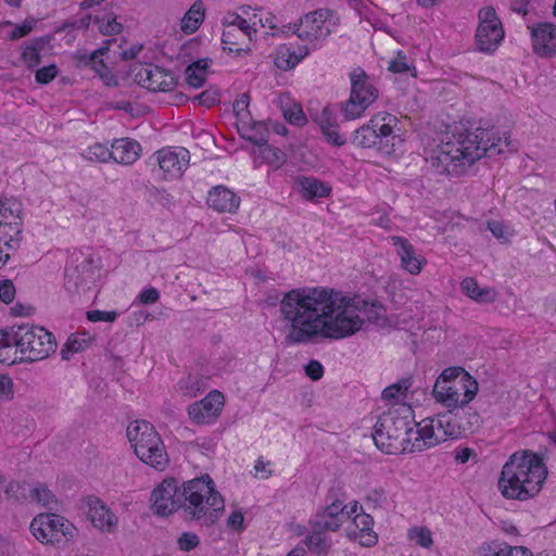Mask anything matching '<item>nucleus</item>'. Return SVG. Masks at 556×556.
Instances as JSON below:
<instances>
[{"instance_id": "nucleus-1", "label": "nucleus", "mask_w": 556, "mask_h": 556, "mask_svg": "<svg viewBox=\"0 0 556 556\" xmlns=\"http://www.w3.org/2000/svg\"><path fill=\"white\" fill-rule=\"evenodd\" d=\"M279 311L290 343H307L318 337L340 340L358 332L365 321L379 326L386 321L380 303L326 287L288 291L280 300Z\"/></svg>"}, {"instance_id": "nucleus-2", "label": "nucleus", "mask_w": 556, "mask_h": 556, "mask_svg": "<svg viewBox=\"0 0 556 556\" xmlns=\"http://www.w3.org/2000/svg\"><path fill=\"white\" fill-rule=\"evenodd\" d=\"M151 502L157 516L166 517L181 509L186 520L204 527L216 523L225 510V500L207 473L184 482L181 489L176 479H164L152 491Z\"/></svg>"}, {"instance_id": "nucleus-3", "label": "nucleus", "mask_w": 556, "mask_h": 556, "mask_svg": "<svg viewBox=\"0 0 556 556\" xmlns=\"http://www.w3.org/2000/svg\"><path fill=\"white\" fill-rule=\"evenodd\" d=\"M507 132L497 136L493 130L477 127L453 134L442 141L431 157L432 165L439 174L457 177L465 173L477 160L493 156L504 152L509 147Z\"/></svg>"}, {"instance_id": "nucleus-4", "label": "nucleus", "mask_w": 556, "mask_h": 556, "mask_svg": "<svg viewBox=\"0 0 556 556\" xmlns=\"http://www.w3.org/2000/svg\"><path fill=\"white\" fill-rule=\"evenodd\" d=\"M547 477L543 459L530 451L516 452L504 464L497 486L507 500L528 501L542 490Z\"/></svg>"}, {"instance_id": "nucleus-5", "label": "nucleus", "mask_w": 556, "mask_h": 556, "mask_svg": "<svg viewBox=\"0 0 556 556\" xmlns=\"http://www.w3.org/2000/svg\"><path fill=\"white\" fill-rule=\"evenodd\" d=\"M372 439L376 446L386 454L422 451V447H417L418 440H421L419 422L414 420V412L406 404L390 408L378 418Z\"/></svg>"}, {"instance_id": "nucleus-6", "label": "nucleus", "mask_w": 556, "mask_h": 556, "mask_svg": "<svg viewBox=\"0 0 556 556\" xmlns=\"http://www.w3.org/2000/svg\"><path fill=\"white\" fill-rule=\"evenodd\" d=\"M11 340L20 351V361L34 363L48 358L56 351V340L52 332L31 324L13 325Z\"/></svg>"}, {"instance_id": "nucleus-7", "label": "nucleus", "mask_w": 556, "mask_h": 556, "mask_svg": "<svg viewBox=\"0 0 556 556\" xmlns=\"http://www.w3.org/2000/svg\"><path fill=\"white\" fill-rule=\"evenodd\" d=\"M127 438L141 462L164 470L168 464V456L160 434L154 426L146 420H135L127 427Z\"/></svg>"}, {"instance_id": "nucleus-8", "label": "nucleus", "mask_w": 556, "mask_h": 556, "mask_svg": "<svg viewBox=\"0 0 556 556\" xmlns=\"http://www.w3.org/2000/svg\"><path fill=\"white\" fill-rule=\"evenodd\" d=\"M396 123L394 115L386 112L378 113L354 131L353 143L390 155L395 151L396 136L393 134V128Z\"/></svg>"}, {"instance_id": "nucleus-9", "label": "nucleus", "mask_w": 556, "mask_h": 556, "mask_svg": "<svg viewBox=\"0 0 556 556\" xmlns=\"http://www.w3.org/2000/svg\"><path fill=\"white\" fill-rule=\"evenodd\" d=\"M349 77L350 97L341 103V112L345 121H353L362 117L365 111L376 102L379 90L374 79L359 66L353 68Z\"/></svg>"}, {"instance_id": "nucleus-10", "label": "nucleus", "mask_w": 556, "mask_h": 556, "mask_svg": "<svg viewBox=\"0 0 556 556\" xmlns=\"http://www.w3.org/2000/svg\"><path fill=\"white\" fill-rule=\"evenodd\" d=\"M457 421L454 409L451 408L446 413L425 418L419 422L421 440H418L417 447H422L424 451L448 439L454 440L463 437Z\"/></svg>"}, {"instance_id": "nucleus-11", "label": "nucleus", "mask_w": 556, "mask_h": 556, "mask_svg": "<svg viewBox=\"0 0 556 556\" xmlns=\"http://www.w3.org/2000/svg\"><path fill=\"white\" fill-rule=\"evenodd\" d=\"M478 389V382L471 375H463V378L454 379L446 386L435 381L432 394L437 402L455 409L467 406L476 397Z\"/></svg>"}, {"instance_id": "nucleus-12", "label": "nucleus", "mask_w": 556, "mask_h": 556, "mask_svg": "<svg viewBox=\"0 0 556 556\" xmlns=\"http://www.w3.org/2000/svg\"><path fill=\"white\" fill-rule=\"evenodd\" d=\"M33 535L41 543H59L62 539L66 541L76 534L75 526L55 514H39L30 522Z\"/></svg>"}, {"instance_id": "nucleus-13", "label": "nucleus", "mask_w": 556, "mask_h": 556, "mask_svg": "<svg viewBox=\"0 0 556 556\" xmlns=\"http://www.w3.org/2000/svg\"><path fill=\"white\" fill-rule=\"evenodd\" d=\"M332 11L329 9H317L306 13L300 18L298 24L282 26L281 33L294 34L303 41H317L327 38L331 30L326 22L331 17Z\"/></svg>"}, {"instance_id": "nucleus-14", "label": "nucleus", "mask_w": 556, "mask_h": 556, "mask_svg": "<svg viewBox=\"0 0 556 556\" xmlns=\"http://www.w3.org/2000/svg\"><path fill=\"white\" fill-rule=\"evenodd\" d=\"M479 25L476 31L477 50L493 53L504 39V29L495 10L492 7L479 11Z\"/></svg>"}, {"instance_id": "nucleus-15", "label": "nucleus", "mask_w": 556, "mask_h": 556, "mask_svg": "<svg viewBox=\"0 0 556 556\" xmlns=\"http://www.w3.org/2000/svg\"><path fill=\"white\" fill-rule=\"evenodd\" d=\"M131 72L139 86L153 92H167L176 85V78L170 71L152 63L135 64Z\"/></svg>"}, {"instance_id": "nucleus-16", "label": "nucleus", "mask_w": 556, "mask_h": 556, "mask_svg": "<svg viewBox=\"0 0 556 556\" xmlns=\"http://www.w3.org/2000/svg\"><path fill=\"white\" fill-rule=\"evenodd\" d=\"M164 180L180 178L189 166L190 153L182 147H168L156 151L153 156Z\"/></svg>"}, {"instance_id": "nucleus-17", "label": "nucleus", "mask_w": 556, "mask_h": 556, "mask_svg": "<svg viewBox=\"0 0 556 556\" xmlns=\"http://www.w3.org/2000/svg\"><path fill=\"white\" fill-rule=\"evenodd\" d=\"M327 498L330 503L318 510L311 522L315 523L317 529L334 532L349 519L348 505L344 504L345 498H331L330 494Z\"/></svg>"}, {"instance_id": "nucleus-18", "label": "nucleus", "mask_w": 556, "mask_h": 556, "mask_svg": "<svg viewBox=\"0 0 556 556\" xmlns=\"http://www.w3.org/2000/svg\"><path fill=\"white\" fill-rule=\"evenodd\" d=\"M224 402L225 399L222 392L211 391L201 401L189 405L188 415L198 425H210L219 416Z\"/></svg>"}, {"instance_id": "nucleus-19", "label": "nucleus", "mask_w": 556, "mask_h": 556, "mask_svg": "<svg viewBox=\"0 0 556 556\" xmlns=\"http://www.w3.org/2000/svg\"><path fill=\"white\" fill-rule=\"evenodd\" d=\"M372 527L374 518L369 514L359 513L354 516L352 523L345 528V535L349 540L356 541L362 546L371 547L378 542V534Z\"/></svg>"}, {"instance_id": "nucleus-20", "label": "nucleus", "mask_w": 556, "mask_h": 556, "mask_svg": "<svg viewBox=\"0 0 556 556\" xmlns=\"http://www.w3.org/2000/svg\"><path fill=\"white\" fill-rule=\"evenodd\" d=\"M87 517L92 526L101 532L112 533L118 522L116 515L98 497L87 498Z\"/></svg>"}, {"instance_id": "nucleus-21", "label": "nucleus", "mask_w": 556, "mask_h": 556, "mask_svg": "<svg viewBox=\"0 0 556 556\" xmlns=\"http://www.w3.org/2000/svg\"><path fill=\"white\" fill-rule=\"evenodd\" d=\"M391 242L400 257L401 267L410 275L420 274L427 264L426 257L418 254L413 244L404 237L392 236Z\"/></svg>"}, {"instance_id": "nucleus-22", "label": "nucleus", "mask_w": 556, "mask_h": 556, "mask_svg": "<svg viewBox=\"0 0 556 556\" xmlns=\"http://www.w3.org/2000/svg\"><path fill=\"white\" fill-rule=\"evenodd\" d=\"M533 49L540 56L556 54V26L552 23H539L531 28Z\"/></svg>"}, {"instance_id": "nucleus-23", "label": "nucleus", "mask_w": 556, "mask_h": 556, "mask_svg": "<svg viewBox=\"0 0 556 556\" xmlns=\"http://www.w3.org/2000/svg\"><path fill=\"white\" fill-rule=\"evenodd\" d=\"M293 190L306 201L327 198L331 193V186L314 176L298 175L293 178Z\"/></svg>"}, {"instance_id": "nucleus-24", "label": "nucleus", "mask_w": 556, "mask_h": 556, "mask_svg": "<svg viewBox=\"0 0 556 556\" xmlns=\"http://www.w3.org/2000/svg\"><path fill=\"white\" fill-rule=\"evenodd\" d=\"M312 118L320 127L328 143L341 147L346 142L345 137L338 131V117L332 106L326 105L320 113Z\"/></svg>"}, {"instance_id": "nucleus-25", "label": "nucleus", "mask_w": 556, "mask_h": 556, "mask_svg": "<svg viewBox=\"0 0 556 556\" xmlns=\"http://www.w3.org/2000/svg\"><path fill=\"white\" fill-rule=\"evenodd\" d=\"M92 258L84 257L78 264L72 263L65 267V289L71 293L78 292L81 286L92 279Z\"/></svg>"}, {"instance_id": "nucleus-26", "label": "nucleus", "mask_w": 556, "mask_h": 556, "mask_svg": "<svg viewBox=\"0 0 556 556\" xmlns=\"http://www.w3.org/2000/svg\"><path fill=\"white\" fill-rule=\"evenodd\" d=\"M206 203L208 207L219 213H235L240 205V198L225 186L211 188Z\"/></svg>"}, {"instance_id": "nucleus-27", "label": "nucleus", "mask_w": 556, "mask_h": 556, "mask_svg": "<svg viewBox=\"0 0 556 556\" xmlns=\"http://www.w3.org/2000/svg\"><path fill=\"white\" fill-rule=\"evenodd\" d=\"M255 36L238 30L233 27H224L222 34V45L225 51L236 55L248 54L251 52L250 43Z\"/></svg>"}, {"instance_id": "nucleus-28", "label": "nucleus", "mask_w": 556, "mask_h": 556, "mask_svg": "<svg viewBox=\"0 0 556 556\" xmlns=\"http://www.w3.org/2000/svg\"><path fill=\"white\" fill-rule=\"evenodd\" d=\"M141 146L129 138L115 139L111 144L112 160L122 165L134 164L140 155Z\"/></svg>"}, {"instance_id": "nucleus-29", "label": "nucleus", "mask_w": 556, "mask_h": 556, "mask_svg": "<svg viewBox=\"0 0 556 556\" xmlns=\"http://www.w3.org/2000/svg\"><path fill=\"white\" fill-rule=\"evenodd\" d=\"M237 128L239 135L253 144L260 147L268 142L269 130L263 122L240 118V122H237Z\"/></svg>"}, {"instance_id": "nucleus-30", "label": "nucleus", "mask_w": 556, "mask_h": 556, "mask_svg": "<svg viewBox=\"0 0 556 556\" xmlns=\"http://www.w3.org/2000/svg\"><path fill=\"white\" fill-rule=\"evenodd\" d=\"M460 289L468 298L480 304L493 303L496 300L497 292L494 288H481L478 281L472 277H467L460 282Z\"/></svg>"}, {"instance_id": "nucleus-31", "label": "nucleus", "mask_w": 556, "mask_h": 556, "mask_svg": "<svg viewBox=\"0 0 556 556\" xmlns=\"http://www.w3.org/2000/svg\"><path fill=\"white\" fill-rule=\"evenodd\" d=\"M112 40H106L109 45ZM109 51V46L101 47L90 53L76 52L75 60L79 66H88L98 73L101 77H104L109 73V68L104 63L102 56Z\"/></svg>"}, {"instance_id": "nucleus-32", "label": "nucleus", "mask_w": 556, "mask_h": 556, "mask_svg": "<svg viewBox=\"0 0 556 556\" xmlns=\"http://www.w3.org/2000/svg\"><path fill=\"white\" fill-rule=\"evenodd\" d=\"M23 222V205L15 198H0V235L5 236L3 229L9 223Z\"/></svg>"}, {"instance_id": "nucleus-33", "label": "nucleus", "mask_w": 556, "mask_h": 556, "mask_svg": "<svg viewBox=\"0 0 556 556\" xmlns=\"http://www.w3.org/2000/svg\"><path fill=\"white\" fill-rule=\"evenodd\" d=\"M454 414L458 420L457 425H459L463 437L475 433L481 426L482 419L479 413L471 407L455 408Z\"/></svg>"}, {"instance_id": "nucleus-34", "label": "nucleus", "mask_w": 556, "mask_h": 556, "mask_svg": "<svg viewBox=\"0 0 556 556\" xmlns=\"http://www.w3.org/2000/svg\"><path fill=\"white\" fill-rule=\"evenodd\" d=\"M204 13L203 3L200 0L195 1L181 18V30L187 35L197 31L204 20Z\"/></svg>"}, {"instance_id": "nucleus-35", "label": "nucleus", "mask_w": 556, "mask_h": 556, "mask_svg": "<svg viewBox=\"0 0 556 556\" xmlns=\"http://www.w3.org/2000/svg\"><path fill=\"white\" fill-rule=\"evenodd\" d=\"M412 384L413 378L404 377L400 379L397 382L384 388V390L381 393V399L392 404H397L406 399V393L408 389L412 387Z\"/></svg>"}, {"instance_id": "nucleus-36", "label": "nucleus", "mask_w": 556, "mask_h": 556, "mask_svg": "<svg viewBox=\"0 0 556 556\" xmlns=\"http://www.w3.org/2000/svg\"><path fill=\"white\" fill-rule=\"evenodd\" d=\"M311 533L305 538V544L307 548L314 554H325L328 552L330 547V543L327 539L326 533L328 532L325 529H317L316 525L311 522Z\"/></svg>"}, {"instance_id": "nucleus-37", "label": "nucleus", "mask_w": 556, "mask_h": 556, "mask_svg": "<svg viewBox=\"0 0 556 556\" xmlns=\"http://www.w3.org/2000/svg\"><path fill=\"white\" fill-rule=\"evenodd\" d=\"M11 327L0 331V363L13 365L20 358V351L15 348L14 341L10 338Z\"/></svg>"}, {"instance_id": "nucleus-38", "label": "nucleus", "mask_w": 556, "mask_h": 556, "mask_svg": "<svg viewBox=\"0 0 556 556\" xmlns=\"http://www.w3.org/2000/svg\"><path fill=\"white\" fill-rule=\"evenodd\" d=\"M45 45L46 40L43 38H37L25 43L21 59L28 68H34L41 62L40 52Z\"/></svg>"}, {"instance_id": "nucleus-39", "label": "nucleus", "mask_w": 556, "mask_h": 556, "mask_svg": "<svg viewBox=\"0 0 556 556\" xmlns=\"http://www.w3.org/2000/svg\"><path fill=\"white\" fill-rule=\"evenodd\" d=\"M90 340L87 333H74L70 336L60 352L62 359L68 361L74 354L84 351Z\"/></svg>"}, {"instance_id": "nucleus-40", "label": "nucleus", "mask_w": 556, "mask_h": 556, "mask_svg": "<svg viewBox=\"0 0 556 556\" xmlns=\"http://www.w3.org/2000/svg\"><path fill=\"white\" fill-rule=\"evenodd\" d=\"M3 231L5 236L0 235V242H2L8 250L14 251L18 249L23 240V222H11L5 225Z\"/></svg>"}, {"instance_id": "nucleus-41", "label": "nucleus", "mask_w": 556, "mask_h": 556, "mask_svg": "<svg viewBox=\"0 0 556 556\" xmlns=\"http://www.w3.org/2000/svg\"><path fill=\"white\" fill-rule=\"evenodd\" d=\"M300 63L298 53L288 46L281 45L276 50L275 65L282 71H289Z\"/></svg>"}, {"instance_id": "nucleus-42", "label": "nucleus", "mask_w": 556, "mask_h": 556, "mask_svg": "<svg viewBox=\"0 0 556 556\" xmlns=\"http://www.w3.org/2000/svg\"><path fill=\"white\" fill-rule=\"evenodd\" d=\"M94 23L98 24L99 31L104 36H113L122 33L123 24L116 21V14L113 12L103 15H97Z\"/></svg>"}, {"instance_id": "nucleus-43", "label": "nucleus", "mask_w": 556, "mask_h": 556, "mask_svg": "<svg viewBox=\"0 0 556 556\" xmlns=\"http://www.w3.org/2000/svg\"><path fill=\"white\" fill-rule=\"evenodd\" d=\"M223 27H233L256 37V22L250 23L238 13H227L222 20Z\"/></svg>"}, {"instance_id": "nucleus-44", "label": "nucleus", "mask_w": 556, "mask_h": 556, "mask_svg": "<svg viewBox=\"0 0 556 556\" xmlns=\"http://www.w3.org/2000/svg\"><path fill=\"white\" fill-rule=\"evenodd\" d=\"M388 71L394 74H404L412 72V76H416L415 66L408 62L407 55L401 50H399L394 59H392L389 62Z\"/></svg>"}, {"instance_id": "nucleus-45", "label": "nucleus", "mask_w": 556, "mask_h": 556, "mask_svg": "<svg viewBox=\"0 0 556 556\" xmlns=\"http://www.w3.org/2000/svg\"><path fill=\"white\" fill-rule=\"evenodd\" d=\"M260 154L269 165L278 168L285 163V153L268 142L260 146Z\"/></svg>"}, {"instance_id": "nucleus-46", "label": "nucleus", "mask_w": 556, "mask_h": 556, "mask_svg": "<svg viewBox=\"0 0 556 556\" xmlns=\"http://www.w3.org/2000/svg\"><path fill=\"white\" fill-rule=\"evenodd\" d=\"M510 545L501 541H492L490 543L482 544L475 553L476 556H506V549H509Z\"/></svg>"}, {"instance_id": "nucleus-47", "label": "nucleus", "mask_w": 556, "mask_h": 556, "mask_svg": "<svg viewBox=\"0 0 556 556\" xmlns=\"http://www.w3.org/2000/svg\"><path fill=\"white\" fill-rule=\"evenodd\" d=\"M29 497L31 501L40 503L42 506L50 507L55 503L54 494L43 484L29 489Z\"/></svg>"}, {"instance_id": "nucleus-48", "label": "nucleus", "mask_w": 556, "mask_h": 556, "mask_svg": "<svg viewBox=\"0 0 556 556\" xmlns=\"http://www.w3.org/2000/svg\"><path fill=\"white\" fill-rule=\"evenodd\" d=\"M84 157L94 162H108L112 160L111 149L102 143H94L90 146L85 152Z\"/></svg>"}, {"instance_id": "nucleus-49", "label": "nucleus", "mask_w": 556, "mask_h": 556, "mask_svg": "<svg viewBox=\"0 0 556 556\" xmlns=\"http://www.w3.org/2000/svg\"><path fill=\"white\" fill-rule=\"evenodd\" d=\"M408 538L424 548H430L433 544L432 533L425 527L412 528L408 531Z\"/></svg>"}, {"instance_id": "nucleus-50", "label": "nucleus", "mask_w": 556, "mask_h": 556, "mask_svg": "<svg viewBox=\"0 0 556 556\" xmlns=\"http://www.w3.org/2000/svg\"><path fill=\"white\" fill-rule=\"evenodd\" d=\"M283 116L289 123L296 126H303L307 121L302 106L299 103H293L292 105L283 109Z\"/></svg>"}, {"instance_id": "nucleus-51", "label": "nucleus", "mask_w": 556, "mask_h": 556, "mask_svg": "<svg viewBox=\"0 0 556 556\" xmlns=\"http://www.w3.org/2000/svg\"><path fill=\"white\" fill-rule=\"evenodd\" d=\"M27 483L18 482V481H10L5 489L4 493L9 498H13L14 501H22L27 498Z\"/></svg>"}, {"instance_id": "nucleus-52", "label": "nucleus", "mask_w": 556, "mask_h": 556, "mask_svg": "<svg viewBox=\"0 0 556 556\" xmlns=\"http://www.w3.org/2000/svg\"><path fill=\"white\" fill-rule=\"evenodd\" d=\"M37 21L35 18H27L22 24L14 25L12 31L9 34L10 40H17L30 34Z\"/></svg>"}, {"instance_id": "nucleus-53", "label": "nucleus", "mask_w": 556, "mask_h": 556, "mask_svg": "<svg viewBox=\"0 0 556 556\" xmlns=\"http://www.w3.org/2000/svg\"><path fill=\"white\" fill-rule=\"evenodd\" d=\"M200 544V538L193 532H184L177 540L178 548L182 552H190Z\"/></svg>"}, {"instance_id": "nucleus-54", "label": "nucleus", "mask_w": 556, "mask_h": 556, "mask_svg": "<svg viewBox=\"0 0 556 556\" xmlns=\"http://www.w3.org/2000/svg\"><path fill=\"white\" fill-rule=\"evenodd\" d=\"M250 104V97L247 93H242L238 99L233 102V112L237 115V122H240V118L249 119L250 112L248 111Z\"/></svg>"}, {"instance_id": "nucleus-55", "label": "nucleus", "mask_w": 556, "mask_h": 556, "mask_svg": "<svg viewBox=\"0 0 556 556\" xmlns=\"http://www.w3.org/2000/svg\"><path fill=\"white\" fill-rule=\"evenodd\" d=\"M58 75V67L54 64L43 66L36 71L35 80L40 85H47Z\"/></svg>"}, {"instance_id": "nucleus-56", "label": "nucleus", "mask_w": 556, "mask_h": 556, "mask_svg": "<svg viewBox=\"0 0 556 556\" xmlns=\"http://www.w3.org/2000/svg\"><path fill=\"white\" fill-rule=\"evenodd\" d=\"M463 375L469 374L462 367H448L441 372L437 381H441L442 386H446L454 379L463 378Z\"/></svg>"}, {"instance_id": "nucleus-57", "label": "nucleus", "mask_w": 556, "mask_h": 556, "mask_svg": "<svg viewBox=\"0 0 556 556\" xmlns=\"http://www.w3.org/2000/svg\"><path fill=\"white\" fill-rule=\"evenodd\" d=\"M117 317V313L115 311H100L93 309L87 312V318L89 321L98 323V321H106L113 323Z\"/></svg>"}, {"instance_id": "nucleus-58", "label": "nucleus", "mask_w": 556, "mask_h": 556, "mask_svg": "<svg viewBox=\"0 0 556 556\" xmlns=\"http://www.w3.org/2000/svg\"><path fill=\"white\" fill-rule=\"evenodd\" d=\"M192 101H197L200 105L211 108L219 102V94L216 91L205 90L193 97Z\"/></svg>"}, {"instance_id": "nucleus-59", "label": "nucleus", "mask_w": 556, "mask_h": 556, "mask_svg": "<svg viewBox=\"0 0 556 556\" xmlns=\"http://www.w3.org/2000/svg\"><path fill=\"white\" fill-rule=\"evenodd\" d=\"M92 21L90 14H86L81 17L73 18L63 24L62 29L71 31L73 29H87Z\"/></svg>"}, {"instance_id": "nucleus-60", "label": "nucleus", "mask_w": 556, "mask_h": 556, "mask_svg": "<svg viewBox=\"0 0 556 556\" xmlns=\"http://www.w3.org/2000/svg\"><path fill=\"white\" fill-rule=\"evenodd\" d=\"M206 76L191 67L186 68V81L190 87L200 88L203 86Z\"/></svg>"}, {"instance_id": "nucleus-61", "label": "nucleus", "mask_w": 556, "mask_h": 556, "mask_svg": "<svg viewBox=\"0 0 556 556\" xmlns=\"http://www.w3.org/2000/svg\"><path fill=\"white\" fill-rule=\"evenodd\" d=\"M15 296V287L11 280H3L0 283V300L5 303L10 304Z\"/></svg>"}, {"instance_id": "nucleus-62", "label": "nucleus", "mask_w": 556, "mask_h": 556, "mask_svg": "<svg viewBox=\"0 0 556 556\" xmlns=\"http://www.w3.org/2000/svg\"><path fill=\"white\" fill-rule=\"evenodd\" d=\"M258 17V23L262 27H268L271 30L278 29V25L276 23V16L271 12H260L253 13V18Z\"/></svg>"}, {"instance_id": "nucleus-63", "label": "nucleus", "mask_w": 556, "mask_h": 556, "mask_svg": "<svg viewBox=\"0 0 556 556\" xmlns=\"http://www.w3.org/2000/svg\"><path fill=\"white\" fill-rule=\"evenodd\" d=\"M138 300L141 304H154L160 300V292L154 287L143 289L138 294Z\"/></svg>"}, {"instance_id": "nucleus-64", "label": "nucleus", "mask_w": 556, "mask_h": 556, "mask_svg": "<svg viewBox=\"0 0 556 556\" xmlns=\"http://www.w3.org/2000/svg\"><path fill=\"white\" fill-rule=\"evenodd\" d=\"M305 374L312 380L317 381V380L321 379V377L324 376V367L320 364V362L312 359L305 366Z\"/></svg>"}]
</instances>
